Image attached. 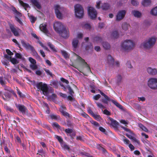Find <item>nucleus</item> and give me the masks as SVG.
Listing matches in <instances>:
<instances>
[{"label":"nucleus","instance_id":"a211bd4d","mask_svg":"<svg viewBox=\"0 0 157 157\" xmlns=\"http://www.w3.org/2000/svg\"><path fill=\"white\" fill-rule=\"evenodd\" d=\"M109 121L108 122L109 124H111L114 127H117L119 125V123L116 121L114 120L113 118H109Z\"/></svg>","mask_w":157,"mask_h":157},{"label":"nucleus","instance_id":"cd10ccee","mask_svg":"<svg viewBox=\"0 0 157 157\" xmlns=\"http://www.w3.org/2000/svg\"><path fill=\"white\" fill-rule=\"evenodd\" d=\"M119 36V34L117 31H113L111 35V37L113 38H117Z\"/></svg>","mask_w":157,"mask_h":157},{"label":"nucleus","instance_id":"c85d7f7f","mask_svg":"<svg viewBox=\"0 0 157 157\" xmlns=\"http://www.w3.org/2000/svg\"><path fill=\"white\" fill-rule=\"evenodd\" d=\"M111 101L117 107L121 109H123V107L120 104L118 103L117 101L112 100Z\"/></svg>","mask_w":157,"mask_h":157},{"label":"nucleus","instance_id":"f3484780","mask_svg":"<svg viewBox=\"0 0 157 157\" xmlns=\"http://www.w3.org/2000/svg\"><path fill=\"white\" fill-rule=\"evenodd\" d=\"M16 107L23 114L25 113L27 110L26 107L22 105H16Z\"/></svg>","mask_w":157,"mask_h":157},{"label":"nucleus","instance_id":"c03bdc74","mask_svg":"<svg viewBox=\"0 0 157 157\" xmlns=\"http://www.w3.org/2000/svg\"><path fill=\"white\" fill-rule=\"evenodd\" d=\"M83 27L85 29L90 30L91 28V26L90 24L86 23L83 25Z\"/></svg>","mask_w":157,"mask_h":157},{"label":"nucleus","instance_id":"c9c22d12","mask_svg":"<svg viewBox=\"0 0 157 157\" xmlns=\"http://www.w3.org/2000/svg\"><path fill=\"white\" fill-rule=\"evenodd\" d=\"M58 82L56 81H52L50 82V85H53L55 88H57L58 87Z\"/></svg>","mask_w":157,"mask_h":157},{"label":"nucleus","instance_id":"0e129e2a","mask_svg":"<svg viewBox=\"0 0 157 157\" xmlns=\"http://www.w3.org/2000/svg\"><path fill=\"white\" fill-rule=\"evenodd\" d=\"M101 97L100 95L98 94L95 96H94L93 97V99L95 100H98Z\"/></svg>","mask_w":157,"mask_h":157},{"label":"nucleus","instance_id":"1a4fd4ad","mask_svg":"<svg viewBox=\"0 0 157 157\" xmlns=\"http://www.w3.org/2000/svg\"><path fill=\"white\" fill-rule=\"evenodd\" d=\"M65 26L61 22L59 21H56L53 24V27L54 29L58 33L63 29V28Z\"/></svg>","mask_w":157,"mask_h":157},{"label":"nucleus","instance_id":"ea45409f","mask_svg":"<svg viewBox=\"0 0 157 157\" xmlns=\"http://www.w3.org/2000/svg\"><path fill=\"white\" fill-rule=\"evenodd\" d=\"M105 99L103 98L101 100V101L102 102L105 104L108 103V101H111L112 100H110L109 98L106 95V97H104Z\"/></svg>","mask_w":157,"mask_h":157},{"label":"nucleus","instance_id":"3c124183","mask_svg":"<svg viewBox=\"0 0 157 157\" xmlns=\"http://www.w3.org/2000/svg\"><path fill=\"white\" fill-rule=\"evenodd\" d=\"M10 61L11 62V63L13 64H16L18 63V62L17 61V60L14 58H11L10 59Z\"/></svg>","mask_w":157,"mask_h":157},{"label":"nucleus","instance_id":"4be33fe9","mask_svg":"<svg viewBox=\"0 0 157 157\" xmlns=\"http://www.w3.org/2000/svg\"><path fill=\"white\" fill-rule=\"evenodd\" d=\"M92 39L94 42L97 43H100L102 41V38L99 36H94Z\"/></svg>","mask_w":157,"mask_h":157},{"label":"nucleus","instance_id":"864d4df0","mask_svg":"<svg viewBox=\"0 0 157 157\" xmlns=\"http://www.w3.org/2000/svg\"><path fill=\"white\" fill-rule=\"evenodd\" d=\"M30 67L33 70L37 69V67L36 64H31L30 65Z\"/></svg>","mask_w":157,"mask_h":157},{"label":"nucleus","instance_id":"f8f14e48","mask_svg":"<svg viewBox=\"0 0 157 157\" xmlns=\"http://www.w3.org/2000/svg\"><path fill=\"white\" fill-rule=\"evenodd\" d=\"M147 73L151 75L154 76L157 75V69L152 68L149 67L147 68L146 70Z\"/></svg>","mask_w":157,"mask_h":157},{"label":"nucleus","instance_id":"5fc2aeb1","mask_svg":"<svg viewBox=\"0 0 157 157\" xmlns=\"http://www.w3.org/2000/svg\"><path fill=\"white\" fill-rule=\"evenodd\" d=\"M48 45L49 46L50 48L53 51H56V49L55 48L54 46L52 44L50 43L49 42L48 43Z\"/></svg>","mask_w":157,"mask_h":157},{"label":"nucleus","instance_id":"bb28decb","mask_svg":"<svg viewBox=\"0 0 157 157\" xmlns=\"http://www.w3.org/2000/svg\"><path fill=\"white\" fill-rule=\"evenodd\" d=\"M142 4L145 6H147L151 5V1L150 0H143Z\"/></svg>","mask_w":157,"mask_h":157},{"label":"nucleus","instance_id":"39448f33","mask_svg":"<svg viewBox=\"0 0 157 157\" xmlns=\"http://www.w3.org/2000/svg\"><path fill=\"white\" fill-rule=\"evenodd\" d=\"M75 14L78 18H82L84 15V11L82 7V6L77 4L74 6Z\"/></svg>","mask_w":157,"mask_h":157},{"label":"nucleus","instance_id":"4d7b16f0","mask_svg":"<svg viewBox=\"0 0 157 157\" xmlns=\"http://www.w3.org/2000/svg\"><path fill=\"white\" fill-rule=\"evenodd\" d=\"M29 59L32 64H36V60L31 57L29 58Z\"/></svg>","mask_w":157,"mask_h":157},{"label":"nucleus","instance_id":"473e14b6","mask_svg":"<svg viewBox=\"0 0 157 157\" xmlns=\"http://www.w3.org/2000/svg\"><path fill=\"white\" fill-rule=\"evenodd\" d=\"M110 5L107 3H104L101 6L102 9L103 10H107L109 9Z\"/></svg>","mask_w":157,"mask_h":157},{"label":"nucleus","instance_id":"a19ab883","mask_svg":"<svg viewBox=\"0 0 157 157\" xmlns=\"http://www.w3.org/2000/svg\"><path fill=\"white\" fill-rule=\"evenodd\" d=\"M66 87L68 89L69 91V94L71 96H73V94H74V92L71 88V87L69 85H68Z\"/></svg>","mask_w":157,"mask_h":157},{"label":"nucleus","instance_id":"e2e57ef3","mask_svg":"<svg viewBox=\"0 0 157 157\" xmlns=\"http://www.w3.org/2000/svg\"><path fill=\"white\" fill-rule=\"evenodd\" d=\"M60 80L62 82H65L67 84H68L69 83V82L67 80L64 79L63 78H60Z\"/></svg>","mask_w":157,"mask_h":157},{"label":"nucleus","instance_id":"4468645a","mask_svg":"<svg viewBox=\"0 0 157 157\" xmlns=\"http://www.w3.org/2000/svg\"><path fill=\"white\" fill-rule=\"evenodd\" d=\"M10 28L12 32L16 36H18L19 35V32L20 31V29L16 28L13 25L10 26Z\"/></svg>","mask_w":157,"mask_h":157},{"label":"nucleus","instance_id":"a878e982","mask_svg":"<svg viewBox=\"0 0 157 157\" xmlns=\"http://www.w3.org/2000/svg\"><path fill=\"white\" fill-rule=\"evenodd\" d=\"M102 44L103 47L105 49H109L110 48V44L107 42H104L102 43Z\"/></svg>","mask_w":157,"mask_h":157},{"label":"nucleus","instance_id":"c756f323","mask_svg":"<svg viewBox=\"0 0 157 157\" xmlns=\"http://www.w3.org/2000/svg\"><path fill=\"white\" fill-rule=\"evenodd\" d=\"M129 25L126 22H124L122 23V29L124 31H126L128 29V27H129Z\"/></svg>","mask_w":157,"mask_h":157},{"label":"nucleus","instance_id":"69168bd1","mask_svg":"<svg viewBox=\"0 0 157 157\" xmlns=\"http://www.w3.org/2000/svg\"><path fill=\"white\" fill-rule=\"evenodd\" d=\"M6 52L7 53V54L11 56L13 55V53L9 49H6Z\"/></svg>","mask_w":157,"mask_h":157},{"label":"nucleus","instance_id":"774afa93","mask_svg":"<svg viewBox=\"0 0 157 157\" xmlns=\"http://www.w3.org/2000/svg\"><path fill=\"white\" fill-rule=\"evenodd\" d=\"M5 96L7 98H10L11 97L10 94L6 92L4 94Z\"/></svg>","mask_w":157,"mask_h":157},{"label":"nucleus","instance_id":"b1692460","mask_svg":"<svg viewBox=\"0 0 157 157\" xmlns=\"http://www.w3.org/2000/svg\"><path fill=\"white\" fill-rule=\"evenodd\" d=\"M31 2L38 9H40V4L37 0H31Z\"/></svg>","mask_w":157,"mask_h":157},{"label":"nucleus","instance_id":"a18cd8bd","mask_svg":"<svg viewBox=\"0 0 157 157\" xmlns=\"http://www.w3.org/2000/svg\"><path fill=\"white\" fill-rule=\"evenodd\" d=\"M61 52L62 55L64 56L65 58H67L69 57V55L68 53L65 51L62 50Z\"/></svg>","mask_w":157,"mask_h":157},{"label":"nucleus","instance_id":"58836bf2","mask_svg":"<svg viewBox=\"0 0 157 157\" xmlns=\"http://www.w3.org/2000/svg\"><path fill=\"white\" fill-rule=\"evenodd\" d=\"M138 126L142 130L146 132H148V130L147 129L141 124L139 123Z\"/></svg>","mask_w":157,"mask_h":157},{"label":"nucleus","instance_id":"09e8293b","mask_svg":"<svg viewBox=\"0 0 157 157\" xmlns=\"http://www.w3.org/2000/svg\"><path fill=\"white\" fill-rule=\"evenodd\" d=\"M31 51L32 52L34 56H35L36 57H40L38 55V53L36 52L34 48Z\"/></svg>","mask_w":157,"mask_h":157},{"label":"nucleus","instance_id":"ddd939ff","mask_svg":"<svg viewBox=\"0 0 157 157\" xmlns=\"http://www.w3.org/2000/svg\"><path fill=\"white\" fill-rule=\"evenodd\" d=\"M79 40L78 38H75L72 40V44L73 51H75L78 47Z\"/></svg>","mask_w":157,"mask_h":157},{"label":"nucleus","instance_id":"37998d69","mask_svg":"<svg viewBox=\"0 0 157 157\" xmlns=\"http://www.w3.org/2000/svg\"><path fill=\"white\" fill-rule=\"evenodd\" d=\"M122 77L120 75H118L117 76V82L119 85L122 80Z\"/></svg>","mask_w":157,"mask_h":157},{"label":"nucleus","instance_id":"2eb2a0df","mask_svg":"<svg viewBox=\"0 0 157 157\" xmlns=\"http://www.w3.org/2000/svg\"><path fill=\"white\" fill-rule=\"evenodd\" d=\"M21 42L23 46L27 49L31 50L34 48L29 44L26 43L23 40H21Z\"/></svg>","mask_w":157,"mask_h":157},{"label":"nucleus","instance_id":"338daca9","mask_svg":"<svg viewBox=\"0 0 157 157\" xmlns=\"http://www.w3.org/2000/svg\"><path fill=\"white\" fill-rule=\"evenodd\" d=\"M90 122L92 124L95 126L98 127L99 126V124L98 123L95 121H91Z\"/></svg>","mask_w":157,"mask_h":157},{"label":"nucleus","instance_id":"423d86ee","mask_svg":"<svg viewBox=\"0 0 157 157\" xmlns=\"http://www.w3.org/2000/svg\"><path fill=\"white\" fill-rule=\"evenodd\" d=\"M147 85L152 90H157V78H150L147 81Z\"/></svg>","mask_w":157,"mask_h":157},{"label":"nucleus","instance_id":"7c9ffc66","mask_svg":"<svg viewBox=\"0 0 157 157\" xmlns=\"http://www.w3.org/2000/svg\"><path fill=\"white\" fill-rule=\"evenodd\" d=\"M88 113L90 114L94 118H99L100 117V116L99 115H97L96 114H94L92 111V110L90 109H89L88 110Z\"/></svg>","mask_w":157,"mask_h":157},{"label":"nucleus","instance_id":"0eeeda50","mask_svg":"<svg viewBox=\"0 0 157 157\" xmlns=\"http://www.w3.org/2000/svg\"><path fill=\"white\" fill-rule=\"evenodd\" d=\"M121 127L125 131L127 132V133L126 134V135L127 137L132 140L133 142H136L137 143H139L138 141L134 137V135L133 133L130 129L123 126H121Z\"/></svg>","mask_w":157,"mask_h":157},{"label":"nucleus","instance_id":"2f4dec72","mask_svg":"<svg viewBox=\"0 0 157 157\" xmlns=\"http://www.w3.org/2000/svg\"><path fill=\"white\" fill-rule=\"evenodd\" d=\"M151 13L153 15L157 16V6L151 10Z\"/></svg>","mask_w":157,"mask_h":157},{"label":"nucleus","instance_id":"de8ad7c7","mask_svg":"<svg viewBox=\"0 0 157 157\" xmlns=\"http://www.w3.org/2000/svg\"><path fill=\"white\" fill-rule=\"evenodd\" d=\"M61 112L62 113V114L65 117H71L70 114L65 111H64L63 110H61Z\"/></svg>","mask_w":157,"mask_h":157},{"label":"nucleus","instance_id":"f03ea898","mask_svg":"<svg viewBox=\"0 0 157 157\" xmlns=\"http://www.w3.org/2000/svg\"><path fill=\"white\" fill-rule=\"evenodd\" d=\"M122 49L125 51L129 52L133 49L135 46L134 43L130 40H125L121 44Z\"/></svg>","mask_w":157,"mask_h":157},{"label":"nucleus","instance_id":"9d476101","mask_svg":"<svg viewBox=\"0 0 157 157\" xmlns=\"http://www.w3.org/2000/svg\"><path fill=\"white\" fill-rule=\"evenodd\" d=\"M88 11L89 15L91 19H94L96 18L97 13L94 8L92 7H89Z\"/></svg>","mask_w":157,"mask_h":157},{"label":"nucleus","instance_id":"13d9d810","mask_svg":"<svg viewBox=\"0 0 157 157\" xmlns=\"http://www.w3.org/2000/svg\"><path fill=\"white\" fill-rule=\"evenodd\" d=\"M96 104L98 106L99 108L102 109L105 108V107L101 104L98 102H96Z\"/></svg>","mask_w":157,"mask_h":157},{"label":"nucleus","instance_id":"680f3d73","mask_svg":"<svg viewBox=\"0 0 157 157\" xmlns=\"http://www.w3.org/2000/svg\"><path fill=\"white\" fill-rule=\"evenodd\" d=\"M44 70L48 75H50L51 76H52V73L49 70L45 69Z\"/></svg>","mask_w":157,"mask_h":157},{"label":"nucleus","instance_id":"412c9836","mask_svg":"<svg viewBox=\"0 0 157 157\" xmlns=\"http://www.w3.org/2000/svg\"><path fill=\"white\" fill-rule=\"evenodd\" d=\"M47 25L45 24H41L40 26V30L45 33H47L48 32V30L46 28Z\"/></svg>","mask_w":157,"mask_h":157},{"label":"nucleus","instance_id":"20e7f679","mask_svg":"<svg viewBox=\"0 0 157 157\" xmlns=\"http://www.w3.org/2000/svg\"><path fill=\"white\" fill-rule=\"evenodd\" d=\"M36 86L38 91L41 90L44 95L49 96V92L48 91V88L46 84H44L42 82H40L36 83Z\"/></svg>","mask_w":157,"mask_h":157},{"label":"nucleus","instance_id":"9b49d317","mask_svg":"<svg viewBox=\"0 0 157 157\" xmlns=\"http://www.w3.org/2000/svg\"><path fill=\"white\" fill-rule=\"evenodd\" d=\"M126 13V11L125 10L119 11L116 15V21H119L122 20L124 17Z\"/></svg>","mask_w":157,"mask_h":157},{"label":"nucleus","instance_id":"393cba45","mask_svg":"<svg viewBox=\"0 0 157 157\" xmlns=\"http://www.w3.org/2000/svg\"><path fill=\"white\" fill-rule=\"evenodd\" d=\"M65 131L67 134H70V135L72 137V136H75V135L74 132L72 129L70 128L67 129H66Z\"/></svg>","mask_w":157,"mask_h":157},{"label":"nucleus","instance_id":"7ed1b4c3","mask_svg":"<svg viewBox=\"0 0 157 157\" xmlns=\"http://www.w3.org/2000/svg\"><path fill=\"white\" fill-rule=\"evenodd\" d=\"M54 10L56 17L59 19H62L66 12V9L59 5H56L54 6Z\"/></svg>","mask_w":157,"mask_h":157},{"label":"nucleus","instance_id":"72a5a7b5","mask_svg":"<svg viewBox=\"0 0 157 157\" xmlns=\"http://www.w3.org/2000/svg\"><path fill=\"white\" fill-rule=\"evenodd\" d=\"M3 86L4 87V89L5 90H7L10 91L12 94H13L15 97H17L16 94H15L13 90H11V89L10 87L6 86V85H4V86Z\"/></svg>","mask_w":157,"mask_h":157},{"label":"nucleus","instance_id":"5701e85b","mask_svg":"<svg viewBox=\"0 0 157 157\" xmlns=\"http://www.w3.org/2000/svg\"><path fill=\"white\" fill-rule=\"evenodd\" d=\"M107 63L110 65H113L114 64V59L111 56L109 55L107 58Z\"/></svg>","mask_w":157,"mask_h":157},{"label":"nucleus","instance_id":"aec40b11","mask_svg":"<svg viewBox=\"0 0 157 157\" xmlns=\"http://www.w3.org/2000/svg\"><path fill=\"white\" fill-rule=\"evenodd\" d=\"M132 13L135 17H136L137 18L140 17L142 16L141 13L139 11L137 10H132Z\"/></svg>","mask_w":157,"mask_h":157},{"label":"nucleus","instance_id":"052dcab7","mask_svg":"<svg viewBox=\"0 0 157 157\" xmlns=\"http://www.w3.org/2000/svg\"><path fill=\"white\" fill-rule=\"evenodd\" d=\"M5 81L3 80L2 77H0V83L2 86H4L5 84Z\"/></svg>","mask_w":157,"mask_h":157},{"label":"nucleus","instance_id":"49530a36","mask_svg":"<svg viewBox=\"0 0 157 157\" xmlns=\"http://www.w3.org/2000/svg\"><path fill=\"white\" fill-rule=\"evenodd\" d=\"M55 137L56 139H57L60 142V143L61 144H61L62 143H63V139L61 137L59 136L56 135H55Z\"/></svg>","mask_w":157,"mask_h":157},{"label":"nucleus","instance_id":"79ce46f5","mask_svg":"<svg viewBox=\"0 0 157 157\" xmlns=\"http://www.w3.org/2000/svg\"><path fill=\"white\" fill-rule=\"evenodd\" d=\"M61 146L64 149L69 151V147L65 143L63 142L61 143Z\"/></svg>","mask_w":157,"mask_h":157},{"label":"nucleus","instance_id":"e433bc0d","mask_svg":"<svg viewBox=\"0 0 157 157\" xmlns=\"http://www.w3.org/2000/svg\"><path fill=\"white\" fill-rule=\"evenodd\" d=\"M138 126L142 130L146 132H148V130L147 129L141 124L139 123Z\"/></svg>","mask_w":157,"mask_h":157},{"label":"nucleus","instance_id":"f257e3e1","mask_svg":"<svg viewBox=\"0 0 157 157\" xmlns=\"http://www.w3.org/2000/svg\"><path fill=\"white\" fill-rule=\"evenodd\" d=\"M157 40V38L155 36H152L144 41L141 46L144 48L149 49L152 48L155 45Z\"/></svg>","mask_w":157,"mask_h":157},{"label":"nucleus","instance_id":"8fccbe9b","mask_svg":"<svg viewBox=\"0 0 157 157\" xmlns=\"http://www.w3.org/2000/svg\"><path fill=\"white\" fill-rule=\"evenodd\" d=\"M134 108L136 109H137L139 111L141 110V107L140 106L137 104H134Z\"/></svg>","mask_w":157,"mask_h":157},{"label":"nucleus","instance_id":"603ef678","mask_svg":"<svg viewBox=\"0 0 157 157\" xmlns=\"http://www.w3.org/2000/svg\"><path fill=\"white\" fill-rule=\"evenodd\" d=\"M131 3L133 6H136L139 4L138 2L135 0H132Z\"/></svg>","mask_w":157,"mask_h":157},{"label":"nucleus","instance_id":"6ab92c4d","mask_svg":"<svg viewBox=\"0 0 157 157\" xmlns=\"http://www.w3.org/2000/svg\"><path fill=\"white\" fill-rule=\"evenodd\" d=\"M77 59L79 60L81 63L83 64V65L87 68H88L89 70H90V67L87 63L85 61V60L83 59L80 56L76 55Z\"/></svg>","mask_w":157,"mask_h":157},{"label":"nucleus","instance_id":"6e6552de","mask_svg":"<svg viewBox=\"0 0 157 157\" xmlns=\"http://www.w3.org/2000/svg\"><path fill=\"white\" fill-rule=\"evenodd\" d=\"M63 28V29L59 31L58 33L62 37L64 38H67L69 36V32L68 29L66 26Z\"/></svg>","mask_w":157,"mask_h":157},{"label":"nucleus","instance_id":"f704fd0d","mask_svg":"<svg viewBox=\"0 0 157 157\" xmlns=\"http://www.w3.org/2000/svg\"><path fill=\"white\" fill-rule=\"evenodd\" d=\"M19 3L22 6L25 7V10H26V8H28L29 7V5L27 3H24L23 1L21 0H19Z\"/></svg>","mask_w":157,"mask_h":157},{"label":"nucleus","instance_id":"bf43d9fd","mask_svg":"<svg viewBox=\"0 0 157 157\" xmlns=\"http://www.w3.org/2000/svg\"><path fill=\"white\" fill-rule=\"evenodd\" d=\"M29 18L30 19L31 22L32 23H34L36 20V18L35 17L32 16H30L29 17Z\"/></svg>","mask_w":157,"mask_h":157},{"label":"nucleus","instance_id":"6e6d98bb","mask_svg":"<svg viewBox=\"0 0 157 157\" xmlns=\"http://www.w3.org/2000/svg\"><path fill=\"white\" fill-rule=\"evenodd\" d=\"M14 52L15 53V56L17 58L19 59H21L22 58V56L21 54L17 53L15 51H14Z\"/></svg>","mask_w":157,"mask_h":157},{"label":"nucleus","instance_id":"4c0bfd02","mask_svg":"<svg viewBox=\"0 0 157 157\" xmlns=\"http://www.w3.org/2000/svg\"><path fill=\"white\" fill-rule=\"evenodd\" d=\"M138 126L142 130L146 132H148V130L147 129L141 124L139 123Z\"/></svg>","mask_w":157,"mask_h":157},{"label":"nucleus","instance_id":"dca6fc26","mask_svg":"<svg viewBox=\"0 0 157 157\" xmlns=\"http://www.w3.org/2000/svg\"><path fill=\"white\" fill-rule=\"evenodd\" d=\"M21 42L23 46L27 49L31 50L34 48L29 44L26 43L23 40H21Z\"/></svg>","mask_w":157,"mask_h":157}]
</instances>
